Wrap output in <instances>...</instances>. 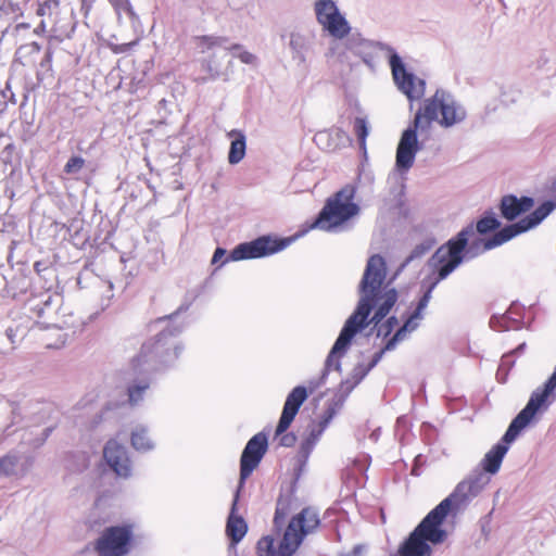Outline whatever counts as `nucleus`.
<instances>
[{
    "instance_id": "obj_39",
    "label": "nucleus",
    "mask_w": 556,
    "mask_h": 556,
    "mask_svg": "<svg viewBox=\"0 0 556 556\" xmlns=\"http://www.w3.org/2000/svg\"><path fill=\"white\" fill-rule=\"evenodd\" d=\"M46 62L50 63L52 61V51L48 50L45 55Z\"/></svg>"
},
{
    "instance_id": "obj_19",
    "label": "nucleus",
    "mask_w": 556,
    "mask_h": 556,
    "mask_svg": "<svg viewBox=\"0 0 556 556\" xmlns=\"http://www.w3.org/2000/svg\"><path fill=\"white\" fill-rule=\"evenodd\" d=\"M239 490L237 491L236 497L232 503L231 513L227 519L226 523V534L230 539L231 545H237L247 534L248 525L245 520L235 514L237 509Z\"/></svg>"
},
{
    "instance_id": "obj_4",
    "label": "nucleus",
    "mask_w": 556,
    "mask_h": 556,
    "mask_svg": "<svg viewBox=\"0 0 556 556\" xmlns=\"http://www.w3.org/2000/svg\"><path fill=\"white\" fill-rule=\"evenodd\" d=\"M319 526L318 513L312 507H305L291 518L277 547L275 539L266 535L258 540L256 553L258 556H292L304 538L315 532Z\"/></svg>"
},
{
    "instance_id": "obj_5",
    "label": "nucleus",
    "mask_w": 556,
    "mask_h": 556,
    "mask_svg": "<svg viewBox=\"0 0 556 556\" xmlns=\"http://www.w3.org/2000/svg\"><path fill=\"white\" fill-rule=\"evenodd\" d=\"M37 15L41 17L35 28L37 35H48L50 40L61 42L72 36L76 27L73 8L66 0H41Z\"/></svg>"
},
{
    "instance_id": "obj_6",
    "label": "nucleus",
    "mask_w": 556,
    "mask_h": 556,
    "mask_svg": "<svg viewBox=\"0 0 556 556\" xmlns=\"http://www.w3.org/2000/svg\"><path fill=\"white\" fill-rule=\"evenodd\" d=\"M179 357V349L169 332H161L144 342L140 352L131 361V368L140 372L146 366L153 371L166 369Z\"/></svg>"
},
{
    "instance_id": "obj_17",
    "label": "nucleus",
    "mask_w": 556,
    "mask_h": 556,
    "mask_svg": "<svg viewBox=\"0 0 556 556\" xmlns=\"http://www.w3.org/2000/svg\"><path fill=\"white\" fill-rule=\"evenodd\" d=\"M415 126L404 130L396 149V167L399 169H409L418 151L417 131Z\"/></svg>"
},
{
    "instance_id": "obj_29",
    "label": "nucleus",
    "mask_w": 556,
    "mask_h": 556,
    "mask_svg": "<svg viewBox=\"0 0 556 556\" xmlns=\"http://www.w3.org/2000/svg\"><path fill=\"white\" fill-rule=\"evenodd\" d=\"M197 48L200 49L201 52H205L207 50H212L215 47L222 46L227 41L226 37H216V36H198L194 39Z\"/></svg>"
},
{
    "instance_id": "obj_35",
    "label": "nucleus",
    "mask_w": 556,
    "mask_h": 556,
    "mask_svg": "<svg viewBox=\"0 0 556 556\" xmlns=\"http://www.w3.org/2000/svg\"><path fill=\"white\" fill-rule=\"evenodd\" d=\"M239 59H240L241 62H243L245 64H251V63L254 62L255 56L252 53H250L248 51H244V52L239 54Z\"/></svg>"
},
{
    "instance_id": "obj_10",
    "label": "nucleus",
    "mask_w": 556,
    "mask_h": 556,
    "mask_svg": "<svg viewBox=\"0 0 556 556\" xmlns=\"http://www.w3.org/2000/svg\"><path fill=\"white\" fill-rule=\"evenodd\" d=\"M556 388V369L542 388L536 389L530 396L526 407L513 419L504 434L505 442H513L520 431L533 419L538 410L543 407Z\"/></svg>"
},
{
    "instance_id": "obj_12",
    "label": "nucleus",
    "mask_w": 556,
    "mask_h": 556,
    "mask_svg": "<svg viewBox=\"0 0 556 556\" xmlns=\"http://www.w3.org/2000/svg\"><path fill=\"white\" fill-rule=\"evenodd\" d=\"M288 244L287 240L271 239L268 236L260 237L251 242L240 243L223 261V264L229 261H242L249 258H260L271 255L283 250Z\"/></svg>"
},
{
    "instance_id": "obj_33",
    "label": "nucleus",
    "mask_w": 556,
    "mask_h": 556,
    "mask_svg": "<svg viewBox=\"0 0 556 556\" xmlns=\"http://www.w3.org/2000/svg\"><path fill=\"white\" fill-rule=\"evenodd\" d=\"M139 39H135L130 42L111 45L110 49L115 54L126 53L138 45Z\"/></svg>"
},
{
    "instance_id": "obj_36",
    "label": "nucleus",
    "mask_w": 556,
    "mask_h": 556,
    "mask_svg": "<svg viewBox=\"0 0 556 556\" xmlns=\"http://www.w3.org/2000/svg\"><path fill=\"white\" fill-rule=\"evenodd\" d=\"M226 255V250L223 248H217L213 254L212 263L215 264L219 262Z\"/></svg>"
},
{
    "instance_id": "obj_34",
    "label": "nucleus",
    "mask_w": 556,
    "mask_h": 556,
    "mask_svg": "<svg viewBox=\"0 0 556 556\" xmlns=\"http://www.w3.org/2000/svg\"><path fill=\"white\" fill-rule=\"evenodd\" d=\"M96 1L97 0H80V11L86 20L89 17Z\"/></svg>"
},
{
    "instance_id": "obj_40",
    "label": "nucleus",
    "mask_w": 556,
    "mask_h": 556,
    "mask_svg": "<svg viewBox=\"0 0 556 556\" xmlns=\"http://www.w3.org/2000/svg\"><path fill=\"white\" fill-rule=\"evenodd\" d=\"M239 48H240V45H237V43L231 47V49H239Z\"/></svg>"
},
{
    "instance_id": "obj_22",
    "label": "nucleus",
    "mask_w": 556,
    "mask_h": 556,
    "mask_svg": "<svg viewBox=\"0 0 556 556\" xmlns=\"http://www.w3.org/2000/svg\"><path fill=\"white\" fill-rule=\"evenodd\" d=\"M40 50V45L35 41L26 43L17 49L16 61H18L23 66H35Z\"/></svg>"
},
{
    "instance_id": "obj_41",
    "label": "nucleus",
    "mask_w": 556,
    "mask_h": 556,
    "mask_svg": "<svg viewBox=\"0 0 556 556\" xmlns=\"http://www.w3.org/2000/svg\"><path fill=\"white\" fill-rule=\"evenodd\" d=\"M39 263L35 264V269L38 270Z\"/></svg>"
},
{
    "instance_id": "obj_31",
    "label": "nucleus",
    "mask_w": 556,
    "mask_h": 556,
    "mask_svg": "<svg viewBox=\"0 0 556 556\" xmlns=\"http://www.w3.org/2000/svg\"><path fill=\"white\" fill-rule=\"evenodd\" d=\"M110 2L112 3L118 17H121L122 14H126L131 17L135 16V13H134V10H132V7H131L129 0H110Z\"/></svg>"
},
{
    "instance_id": "obj_14",
    "label": "nucleus",
    "mask_w": 556,
    "mask_h": 556,
    "mask_svg": "<svg viewBox=\"0 0 556 556\" xmlns=\"http://www.w3.org/2000/svg\"><path fill=\"white\" fill-rule=\"evenodd\" d=\"M268 441L263 432L253 435L247 443L240 458V481L244 482L247 478L256 469L262 458L267 452Z\"/></svg>"
},
{
    "instance_id": "obj_8",
    "label": "nucleus",
    "mask_w": 556,
    "mask_h": 556,
    "mask_svg": "<svg viewBox=\"0 0 556 556\" xmlns=\"http://www.w3.org/2000/svg\"><path fill=\"white\" fill-rule=\"evenodd\" d=\"M355 195L356 187L354 185L343 186L327 199L313 227L331 230L356 216L359 213V206L354 202Z\"/></svg>"
},
{
    "instance_id": "obj_9",
    "label": "nucleus",
    "mask_w": 556,
    "mask_h": 556,
    "mask_svg": "<svg viewBox=\"0 0 556 556\" xmlns=\"http://www.w3.org/2000/svg\"><path fill=\"white\" fill-rule=\"evenodd\" d=\"M135 544V526L123 523L105 528L94 541L98 556H127Z\"/></svg>"
},
{
    "instance_id": "obj_24",
    "label": "nucleus",
    "mask_w": 556,
    "mask_h": 556,
    "mask_svg": "<svg viewBox=\"0 0 556 556\" xmlns=\"http://www.w3.org/2000/svg\"><path fill=\"white\" fill-rule=\"evenodd\" d=\"M151 381L147 378L134 380L127 388L128 401L131 405L138 404L149 390Z\"/></svg>"
},
{
    "instance_id": "obj_21",
    "label": "nucleus",
    "mask_w": 556,
    "mask_h": 556,
    "mask_svg": "<svg viewBox=\"0 0 556 556\" xmlns=\"http://www.w3.org/2000/svg\"><path fill=\"white\" fill-rule=\"evenodd\" d=\"M228 137L233 138L230 143L228 153V162L230 164H238L245 155L247 142L245 136L241 130H231L228 132Z\"/></svg>"
},
{
    "instance_id": "obj_20",
    "label": "nucleus",
    "mask_w": 556,
    "mask_h": 556,
    "mask_svg": "<svg viewBox=\"0 0 556 556\" xmlns=\"http://www.w3.org/2000/svg\"><path fill=\"white\" fill-rule=\"evenodd\" d=\"M510 442H505L504 437L502 438V442L495 444L484 456L482 460L483 469L489 473H495L498 471L502 460L505 454L508 451V444Z\"/></svg>"
},
{
    "instance_id": "obj_25",
    "label": "nucleus",
    "mask_w": 556,
    "mask_h": 556,
    "mask_svg": "<svg viewBox=\"0 0 556 556\" xmlns=\"http://www.w3.org/2000/svg\"><path fill=\"white\" fill-rule=\"evenodd\" d=\"M27 0H0V18L9 16L16 20L23 13V5Z\"/></svg>"
},
{
    "instance_id": "obj_11",
    "label": "nucleus",
    "mask_w": 556,
    "mask_h": 556,
    "mask_svg": "<svg viewBox=\"0 0 556 556\" xmlns=\"http://www.w3.org/2000/svg\"><path fill=\"white\" fill-rule=\"evenodd\" d=\"M307 399V391L304 387L299 386L292 389L288 394L281 416L275 430V439H279V445L291 447L296 443V435L293 432H287L300 407Z\"/></svg>"
},
{
    "instance_id": "obj_30",
    "label": "nucleus",
    "mask_w": 556,
    "mask_h": 556,
    "mask_svg": "<svg viewBox=\"0 0 556 556\" xmlns=\"http://www.w3.org/2000/svg\"><path fill=\"white\" fill-rule=\"evenodd\" d=\"M353 130L358 139L361 149H366V138L368 136V126L364 117H356L354 121Z\"/></svg>"
},
{
    "instance_id": "obj_28",
    "label": "nucleus",
    "mask_w": 556,
    "mask_h": 556,
    "mask_svg": "<svg viewBox=\"0 0 556 556\" xmlns=\"http://www.w3.org/2000/svg\"><path fill=\"white\" fill-rule=\"evenodd\" d=\"M18 456L7 454L0 457V477H10L16 473L18 467Z\"/></svg>"
},
{
    "instance_id": "obj_32",
    "label": "nucleus",
    "mask_w": 556,
    "mask_h": 556,
    "mask_svg": "<svg viewBox=\"0 0 556 556\" xmlns=\"http://www.w3.org/2000/svg\"><path fill=\"white\" fill-rule=\"evenodd\" d=\"M85 166V160L81 156H72L64 165V172L66 174H75L80 172Z\"/></svg>"
},
{
    "instance_id": "obj_38",
    "label": "nucleus",
    "mask_w": 556,
    "mask_h": 556,
    "mask_svg": "<svg viewBox=\"0 0 556 556\" xmlns=\"http://www.w3.org/2000/svg\"><path fill=\"white\" fill-rule=\"evenodd\" d=\"M5 336L8 337V339L14 343V332H13V329L9 328L7 331H5Z\"/></svg>"
},
{
    "instance_id": "obj_37",
    "label": "nucleus",
    "mask_w": 556,
    "mask_h": 556,
    "mask_svg": "<svg viewBox=\"0 0 556 556\" xmlns=\"http://www.w3.org/2000/svg\"><path fill=\"white\" fill-rule=\"evenodd\" d=\"M386 323L390 326L391 330H394V328L399 325V321L395 317L388 318Z\"/></svg>"
},
{
    "instance_id": "obj_26",
    "label": "nucleus",
    "mask_w": 556,
    "mask_h": 556,
    "mask_svg": "<svg viewBox=\"0 0 556 556\" xmlns=\"http://www.w3.org/2000/svg\"><path fill=\"white\" fill-rule=\"evenodd\" d=\"M292 508V498L289 495H281L277 500V506L274 516V523L276 527H280L286 517L289 515Z\"/></svg>"
},
{
    "instance_id": "obj_27",
    "label": "nucleus",
    "mask_w": 556,
    "mask_h": 556,
    "mask_svg": "<svg viewBox=\"0 0 556 556\" xmlns=\"http://www.w3.org/2000/svg\"><path fill=\"white\" fill-rule=\"evenodd\" d=\"M131 445L137 451H148L153 446L144 428H137L134 430L131 433Z\"/></svg>"
},
{
    "instance_id": "obj_23",
    "label": "nucleus",
    "mask_w": 556,
    "mask_h": 556,
    "mask_svg": "<svg viewBox=\"0 0 556 556\" xmlns=\"http://www.w3.org/2000/svg\"><path fill=\"white\" fill-rule=\"evenodd\" d=\"M336 415V408L333 406H329L324 415L321 416L320 420L318 421V425L313 428L309 432V435L306 439L305 444L311 447L313 446L320 438L325 429L328 427L329 422Z\"/></svg>"
},
{
    "instance_id": "obj_3",
    "label": "nucleus",
    "mask_w": 556,
    "mask_h": 556,
    "mask_svg": "<svg viewBox=\"0 0 556 556\" xmlns=\"http://www.w3.org/2000/svg\"><path fill=\"white\" fill-rule=\"evenodd\" d=\"M469 488L465 482L459 483L453 493L430 510L400 546V555L431 556L432 548L428 543L441 544L446 540L447 532L442 525L453 509L466 502Z\"/></svg>"
},
{
    "instance_id": "obj_7",
    "label": "nucleus",
    "mask_w": 556,
    "mask_h": 556,
    "mask_svg": "<svg viewBox=\"0 0 556 556\" xmlns=\"http://www.w3.org/2000/svg\"><path fill=\"white\" fill-rule=\"evenodd\" d=\"M465 111L456 104L453 98L444 90L426 99L424 105L415 115V127L427 129L431 123L438 121L441 126L451 127L465 118Z\"/></svg>"
},
{
    "instance_id": "obj_2",
    "label": "nucleus",
    "mask_w": 556,
    "mask_h": 556,
    "mask_svg": "<svg viewBox=\"0 0 556 556\" xmlns=\"http://www.w3.org/2000/svg\"><path fill=\"white\" fill-rule=\"evenodd\" d=\"M386 278L384 258L379 254L371 255L359 282V301L326 359V370H340V358L351 345L352 339L370 324L378 326V337L388 338L393 331L387 323L379 325L397 301V291L386 282Z\"/></svg>"
},
{
    "instance_id": "obj_16",
    "label": "nucleus",
    "mask_w": 556,
    "mask_h": 556,
    "mask_svg": "<svg viewBox=\"0 0 556 556\" xmlns=\"http://www.w3.org/2000/svg\"><path fill=\"white\" fill-rule=\"evenodd\" d=\"M103 457L108 466L118 477L127 478L131 473V460L127 450L116 440H110L103 448Z\"/></svg>"
},
{
    "instance_id": "obj_1",
    "label": "nucleus",
    "mask_w": 556,
    "mask_h": 556,
    "mask_svg": "<svg viewBox=\"0 0 556 556\" xmlns=\"http://www.w3.org/2000/svg\"><path fill=\"white\" fill-rule=\"evenodd\" d=\"M554 207L555 204L553 202L546 201L529 215L514 224L505 226L504 228L496 231L492 237L488 239L477 238L475 240H470L476 232L480 235H486L496 230L501 226L500 220L493 214L485 215L477 220L476 227L473 224H469L463 228L455 237L451 238L444 244H442L430 258V265L437 275L434 280L429 286L427 292L419 300L418 305L412 316L402 327L396 330L393 337L388 340L386 345L380 351L375 353L371 362L368 364L365 370V374L370 371L381 361L386 352L394 350L397 342L405 338L408 330L415 328L413 320L421 317V312L428 305L433 289L440 281L446 279L463 263L467 255L469 257H475L480 253L500 247L513 238L529 231L530 229L536 227L545 217H547Z\"/></svg>"
},
{
    "instance_id": "obj_13",
    "label": "nucleus",
    "mask_w": 556,
    "mask_h": 556,
    "mask_svg": "<svg viewBox=\"0 0 556 556\" xmlns=\"http://www.w3.org/2000/svg\"><path fill=\"white\" fill-rule=\"evenodd\" d=\"M317 22L330 36L337 39L346 37L351 27L345 17L339 12L332 0H318L315 3Z\"/></svg>"
},
{
    "instance_id": "obj_18",
    "label": "nucleus",
    "mask_w": 556,
    "mask_h": 556,
    "mask_svg": "<svg viewBox=\"0 0 556 556\" xmlns=\"http://www.w3.org/2000/svg\"><path fill=\"white\" fill-rule=\"evenodd\" d=\"M534 206V199L530 197H520L514 194L503 195L498 210L501 212V216L508 220L513 222L520 217L521 215L530 212Z\"/></svg>"
},
{
    "instance_id": "obj_15",
    "label": "nucleus",
    "mask_w": 556,
    "mask_h": 556,
    "mask_svg": "<svg viewBox=\"0 0 556 556\" xmlns=\"http://www.w3.org/2000/svg\"><path fill=\"white\" fill-rule=\"evenodd\" d=\"M390 66L393 79L399 89L409 99L418 98L422 92L421 83H417L415 76L406 71L405 65L397 54L390 56Z\"/></svg>"
}]
</instances>
